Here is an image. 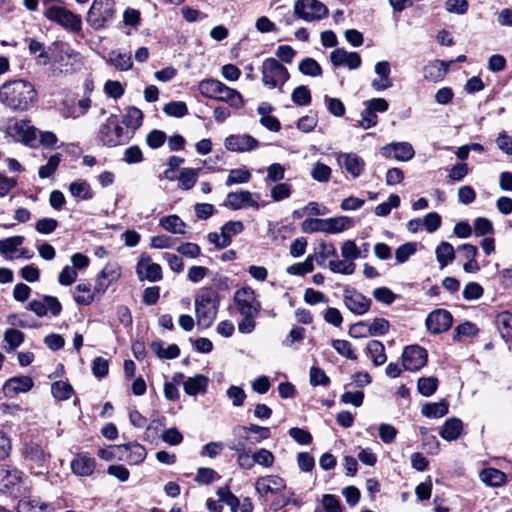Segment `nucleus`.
<instances>
[{"label":"nucleus","mask_w":512,"mask_h":512,"mask_svg":"<svg viewBox=\"0 0 512 512\" xmlns=\"http://www.w3.org/2000/svg\"><path fill=\"white\" fill-rule=\"evenodd\" d=\"M0 102L13 112H27L37 106L38 92L28 80L6 81L0 86Z\"/></svg>","instance_id":"f257e3e1"},{"label":"nucleus","mask_w":512,"mask_h":512,"mask_svg":"<svg viewBox=\"0 0 512 512\" xmlns=\"http://www.w3.org/2000/svg\"><path fill=\"white\" fill-rule=\"evenodd\" d=\"M220 305L219 294L211 287H203L198 290L194 299L197 325L209 328L216 319Z\"/></svg>","instance_id":"f03ea898"},{"label":"nucleus","mask_w":512,"mask_h":512,"mask_svg":"<svg viewBox=\"0 0 512 512\" xmlns=\"http://www.w3.org/2000/svg\"><path fill=\"white\" fill-rule=\"evenodd\" d=\"M32 491V482L16 467L0 465V493L15 498L25 497Z\"/></svg>","instance_id":"7ed1b4c3"},{"label":"nucleus","mask_w":512,"mask_h":512,"mask_svg":"<svg viewBox=\"0 0 512 512\" xmlns=\"http://www.w3.org/2000/svg\"><path fill=\"white\" fill-rule=\"evenodd\" d=\"M198 89L202 96L226 102L234 108H241L244 104L243 98L237 90L226 86L219 80H203L199 83Z\"/></svg>","instance_id":"20e7f679"},{"label":"nucleus","mask_w":512,"mask_h":512,"mask_svg":"<svg viewBox=\"0 0 512 512\" xmlns=\"http://www.w3.org/2000/svg\"><path fill=\"white\" fill-rule=\"evenodd\" d=\"M262 83L269 89L282 87L289 80L290 74L287 68L275 58H267L261 65Z\"/></svg>","instance_id":"39448f33"},{"label":"nucleus","mask_w":512,"mask_h":512,"mask_svg":"<svg viewBox=\"0 0 512 512\" xmlns=\"http://www.w3.org/2000/svg\"><path fill=\"white\" fill-rule=\"evenodd\" d=\"M115 14L113 0H94L87 14V22L94 29L103 28Z\"/></svg>","instance_id":"423d86ee"},{"label":"nucleus","mask_w":512,"mask_h":512,"mask_svg":"<svg viewBox=\"0 0 512 512\" xmlns=\"http://www.w3.org/2000/svg\"><path fill=\"white\" fill-rule=\"evenodd\" d=\"M233 300L241 316H258L260 314L261 303L251 287L246 286L236 290Z\"/></svg>","instance_id":"0eeeda50"},{"label":"nucleus","mask_w":512,"mask_h":512,"mask_svg":"<svg viewBox=\"0 0 512 512\" xmlns=\"http://www.w3.org/2000/svg\"><path fill=\"white\" fill-rule=\"evenodd\" d=\"M22 455L31 470L44 468L50 457V454L46 451V446L34 440L24 443Z\"/></svg>","instance_id":"6e6552de"},{"label":"nucleus","mask_w":512,"mask_h":512,"mask_svg":"<svg viewBox=\"0 0 512 512\" xmlns=\"http://www.w3.org/2000/svg\"><path fill=\"white\" fill-rule=\"evenodd\" d=\"M294 13L299 18L311 22L325 17L328 9L318 0H297L294 4Z\"/></svg>","instance_id":"1a4fd4ad"},{"label":"nucleus","mask_w":512,"mask_h":512,"mask_svg":"<svg viewBox=\"0 0 512 512\" xmlns=\"http://www.w3.org/2000/svg\"><path fill=\"white\" fill-rule=\"evenodd\" d=\"M99 138L104 145L109 147H115L123 143V128L120 126L117 116H109L101 125Z\"/></svg>","instance_id":"9d476101"},{"label":"nucleus","mask_w":512,"mask_h":512,"mask_svg":"<svg viewBox=\"0 0 512 512\" xmlns=\"http://www.w3.org/2000/svg\"><path fill=\"white\" fill-rule=\"evenodd\" d=\"M45 16L71 31L76 32L81 29V19L63 7L51 6L45 11Z\"/></svg>","instance_id":"9b49d317"},{"label":"nucleus","mask_w":512,"mask_h":512,"mask_svg":"<svg viewBox=\"0 0 512 512\" xmlns=\"http://www.w3.org/2000/svg\"><path fill=\"white\" fill-rule=\"evenodd\" d=\"M233 432L239 437L237 441H246L247 446L256 445L271 436V431L268 427H262L256 424L237 426L234 428Z\"/></svg>","instance_id":"f8f14e48"},{"label":"nucleus","mask_w":512,"mask_h":512,"mask_svg":"<svg viewBox=\"0 0 512 512\" xmlns=\"http://www.w3.org/2000/svg\"><path fill=\"white\" fill-rule=\"evenodd\" d=\"M427 351L419 345H411L402 353V367L408 371H418L426 365Z\"/></svg>","instance_id":"ddd939ff"},{"label":"nucleus","mask_w":512,"mask_h":512,"mask_svg":"<svg viewBox=\"0 0 512 512\" xmlns=\"http://www.w3.org/2000/svg\"><path fill=\"white\" fill-rule=\"evenodd\" d=\"M343 301L346 308L356 315L367 313L371 306V299L353 288H346L344 290Z\"/></svg>","instance_id":"4468645a"},{"label":"nucleus","mask_w":512,"mask_h":512,"mask_svg":"<svg viewBox=\"0 0 512 512\" xmlns=\"http://www.w3.org/2000/svg\"><path fill=\"white\" fill-rule=\"evenodd\" d=\"M136 272L140 281L157 282L162 279L161 266L154 263L151 257L145 253L141 254L137 262Z\"/></svg>","instance_id":"2eb2a0df"},{"label":"nucleus","mask_w":512,"mask_h":512,"mask_svg":"<svg viewBox=\"0 0 512 512\" xmlns=\"http://www.w3.org/2000/svg\"><path fill=\"white\" fill-rule=\"evenodd\" d=\"M453 317L445 309H436L429 313L426 318L427 329L433 334H440L452 326Z\"/></svg>","instance_id":"dca6fc26"},{"label":"nucleus","mask_w":512,"mask_h":512,"mask_svg":"<svg viewBox=\"0 0 512 512\" xmlns=\"http://www.w3.org/2000/svg\"><path fill=\"white\" fill-rule=\"evenodd\" d=\"M26 308L34 312L38 317H43L48 312L53 316H57L62 311V305L59 300L50 295H44L40 300H32Z\"/></svg>","instance_id":"f3484780"},{"label":"nucleus","mask_w":512,"mask_h":512,"mask_svg":"<svg viewBox=\"0 0 512 512\" xmlns=\"http://www.w3.org/2000/svg\"><path fill=\"white\" fill-rule=\"evenodd\" d=\"M223 205L231 210H240L247 207L259 209V203L253 199L252 193L248 190L229 192Z\"/></svg>","instance_id":"a211bd4d"},{"label":"nucleus","mask_w":512,"mask_h":512,"mask_svg":"<svg viewBox=\"0 0 512 512\" xmlns=\"http://www.w3.org/2000/svg\"><path fill=\"white\" fill-rule=\"evenodd\" d=\"M118 459L126 461L130 465H137L143 462L147 456L144 446L137 442L117 445Z\"/></svg>","instance_id":"6ab92c4d"},{"label":"nucleus","mask_w":512,"mask_h":512,"mask_svg":"<svg viewBox=\"0 0 512 512\" xmlns=\"http://www.w3.org/2000/svg\"><path fill=\"white\" fill-rule=\"evenodd\" d=\"M381 154L385 158H393L397 161L406 162L415 155L413 146L408 142L389 143L381 148Z\"/></svg>","instance_id":"aec40b11"},{"label":"nucleus","mask_w":512,"mask_h":512,"mask_svg":"<svg viewBox=\"0 0 512 512\" xmlns=\"http://www.w3.org/2000/svg\"><path fill=\"white\" fill-rule=\"evenodd\" d=\"M224 146L229 151L243 153L256 149L259 142L251 135L237 134L226 137Z\"/></svg>","instance_id":"412c9836"},{"label":"nucleus","mask_w":512,"mask_h":512,"mask_svg":"<svg viewBox=\"0 0 512 512\" xmlns=\"http://www.w3.org/2000/svg\"><path fill=\"white\" fill-rule=\"evenodd\" d=\"M330 61L335 67L346 66L349 69H357L362 60L357 52H348L343 48H337L330 53Z\"/></svg>","instance_id":"4be33fe9"},{"label":"nucleus","mask_w":512,"mask_h":512,"mask_svg":"<svg viewBox=\"0 0 512 512\" xmlns=\"http://www.w3.org/2000/svg\"><path fill=\"white\" fill-rule=\"evenodd\" d=\"M285 488V480L278 475L262 476L255 482V489L262 496L268 493L277 494Z\"/></svg>","instance_id":"5701e85b"},{"label":"nucleus","mask_w":512,"mask_h":512,"mask_svg":"<svg viewBox=\"0 0 512 512\" xmlns=\"http://www.w3.org/2000/svg\"><path fill=\"white\" fill-rule=\"evenodd\" d=\"M34 383L31 377L29 376H18L12 377L8 379L3 387V393L8 398H14L19 393H25L31 390Z\"/></svg>","instance_id":"b1692460"},{"label":"nucleus","mask_w":512,"mask_h":512,"mask_svg":"<svg viewBox=\"0 0 512 512\" xmlns=\"http://www.w3.org/2000/svg\"><path fill=\"white\" fill-rule=\"evenodd\" d=\"M72 472L81 477L91 476L96 468V461L87 453H78L71 461Z\"/></svg>","instance_id":"393cba45"},{"label":"nucleus","mask_w":512,"mask_h":512,"mask_svg":"<svg viewBox=\"0 0 512 512\" xmlns=\"http://www.w3.org/2000/svg\"><path fill=\"white\" fill-rule=\"evenodd\" d=\"M374 70L378 78L372 81L371 86L375 91L380 92L392 87L393 82L390 78L391 66L388 61L377 62Z\"/></svg>","instance_id":"a878e982"},{"label":"nucleus","mask_w":512,"mask_h":512,"mask_svg":"<svg viewBox=\"0 0 512 512\" xmlns=\"http://www.w3.org/2000/svg\"><path fill=\"white\" fill-rule=\"evenodd\" d=\"M338 162L354 178L359 177L365 168V161L356 153H341Z\"/></svg>","instance_id":"bb28decb"},{"label":"nucleus","mask_w":512,"mask_h":512,"mask_svg":"<svg viewBox=\"0 0 512 512\" xmlns=\"http://www.w3.org/2000/svg\"><path fill=\"white\" fill-rule=\"evenodd\" d=\"M120 274V269L115 265H106L96 280L95 292L103 295L107 288L119 279Z\"/></svg>","instance_id":"cd10ccee"},{"label":"nucleus","mask_w":512,"mask_h":512,"mask_svg":"<svg viewBox=\"0 0 512 512\" xmlns=\"http://www.w3.org/2000/svg\"><path fill=\"white\" fill-rule=\"evenodd\" d=\"M106 63L118 71H128L132 68L133 62L131 53L111 50L106 58Z\"/></svg>","instance_id":"c85d7f7f"},{"label":"nucleus","mask_w":512,"mask_h":512,"mask_svg":"<svg viewBox=\"0 0 512 512\" xmlns=\"http://www.w3.org/2000/svg\"><path fill=\"white\" fill-rule=\"evenodd\" d=\"M229 449L238 453L237 463L242 469L250 470L256 464L254 461V454L250 455V450H247L246 441H237L230 444Z\"/></svg>","instance_id":"c756f323"},{"label":"nucleus","mask_w":512,"mask_h":512,"mask_svg":"<svg viewBox=\"0 0 512 512\" xmlns=\"http://www.w3.org/2000/svg\"><path fill=\"white\" fill-rule=\"evenodd\" d=\"M17 512H54V508L39 499L24 497L18 502Z\"/></svg>","instance_id":"7c9ffc66"},{"label":"nucleus","mask_w":512,"mask_h":512,"mask_svg":"<svg viewBox=\"0 0 512 512\" xmlns=\"http://www.w3.org/2000/svg\"><path fill=\"white\" fill-rule=\"evenodd\" d=\"M209 379L202 374L189 377L184 383V391L190 396H196L199 393H205L208 388Z\"/></svg>","instance_id":"2f4dec72"},{"label":"nucleus","mask_w":512,"mask_h":512,"mask_svg":"<svg viewBox=\"0 0 512 512\" xmlns=\"http://www.w3.org/2000/svg\"><path fill=\"white\" fill-rule=\"evenodd\" d=\"M68 190L73 197L79 200L88 201L94 197V192L87 180L77 179L71 182Z\"/></svg>","instance_id":"473e14b6"},{"label":"nucleus","mask_w":512,"mask_h":512,"mask_svg":"<svg viewBox=\"0 0 512 512\" xmlns=\"http://www.w3.org/2000/svg\"><path fill=\"white\" fill-rule=\"evenodd\" d=\"M99 295L95 292V289H91V285L88 282H81L74 288L73 298L75 302L79 305H90L95 296Z\"/></svg>","instance_id":"72a5a7b5"},{"label":"nucleus","mask_w":512,"mask_h":512,"mask_svg":"<svg viewBox=\"0 0 512 512\" xmlns=\"http://www.w3.org/2000/svg\"><path fill=\"white\" fill-rule=\"evenodd\" d=\"M462 430V421L458 418H450L442 426L440 436L447 441H453L461 435Z\"/></svg>","instance_id":"f704fd0d"},{"label":"nucleus","mask_w":512,"mask_h":512,"mask_svg":"<svg viewBox=\"0 0 512 512\" xmlns=\"http://www.w3.org/2000/svg\"><path fill=\"white\" fill-rule=\"evenodd\" d=\"M479 477L483 483L491 487H499L506 482V474L495 468L483 469Z\"/></svg>","instance_id":"c9c22d12"},{"label":"nucleus","mask_w":512,"mask_h":512,"mask_svg":"<svg viewBox=\"0 0 512 512\" xmlns=\"http://www.w3.org/2000/svg\"><path fill=\"white\" fill-rule=\"evenodd\" d=\"M200 171L201 168H182L178 176V187L184 191L192 189Z\"/></svg>","instance_id":"e433bc0d"},{"label":"nucleus","mask_w":512,"mask_h":512,"mask_svg":"<svg viewBox=\"0 0 512 512\" xmlns=\"http://www.w3.org/2000/svg\"><path fill=\"white\" fill-rule=\"evenodd\" d=\"M435 255L440 268L446 267L455 258V250L452 244L442 241L435 250Z\"/></svg>","instance_id":"4c0bfd02"},{"label":"nucleus","mask_w":512,"mask_h":512,"mask_svg":"<svg viewBox=\"0 0 512 512\" xmlns=\"http://www.w3.org/2000/svg\"><path fill=\"white\" fill-rule=\"evenodd\" d=\"M366 350L375 366H381L386 362L385 346L382 342L371 340L367 343Z\"/></svg>","instance_id":"58836bf2"},{"label":"nucleus","mask_w":512,"mask_h":512,"mask_svg":"<svg viewBox=\"0 0 512 512\" xmlns=\"http://www.w3.org/2000/svg\"><path fill=\"white\" fill-rule=\"evenodd\" d=\"M424 77L430 81H439L444 78L447 72V65L444 61L437 60L424 67Z\"/></svg>","instance_id":"ea45409f"},{"label":"nucleus","mask_w":512,"mask_h":512,"mask_svg":"<svg viewBox=\"0 0 512 512\" xmlns=\"http://www.w3.org/2000/svg\"><path fill=\"white\" fill-rule=\"evenodd\" d=\"M160 225L166 231L173 234H184L186 224L177 215H169L160 219Z\"/></svg>","instance_id":"a19ab883"},{"label":"nucleus","mask_w":512,"mask_h":512,"mask_svg":"<svg viewBox=\"0 0 512 512\" xmlns=\"http://www.w3.org/2000/svg\"><path fill=\"white\" fill-rule=\"evenodd\" d=\"M497 328L503 338L512 340V313L504 311L496 317Z\"/></svg>","instance_id":"79ce46f5"},{"label":"nucleus","mask_w":512,"mask_h":512,"mask_svg":"<svg viewBox=\"0 0 512 512\" xmlns=\"http://www.w3.org/2000/svg\"><path fill=\"white\" fill-rule=\"evenodd\" d=\"M351 224V219L347 216H339L325 219V232L336 234L344 231Z\"/></svg>","instance_id":"37998d69"},{"label":"nucleus","mask_w":512,"mask_h":512,"mask_svg":"<svg viewBox=\"0 0 512 512\" xmlns=\"http://www.w3.org/2000/svg\"><path fill=\"white\" fill-rule=\"evenodd\" d=\"M244 230V224L241 221H228L221 227L223 235L222 245H230L232 238Z\"/></svg>","instance_id":"c03bdc74"},{"label":"nucleus","mask_w":512,"mask_h":512,"mask_svg":"<svg viewBox=\"0 0 512 512\" xmlns=\"http://www.w3.org/2000/svg\"><path fill=\"white\" fill-rule=\"evenodd\" d=\"M251 179V173L246 168H236L229 171L225 185L230 187L234 184L248 183Z\"/></svg>","instance_id":"a18cd8bd"},{"label":"nucleus","mask_w":512,"mask_h":512,"mask_svg":"<svg viewBox=\"0 0 512 512\" xmlns=\"http://www.w3.org/2000/svg\"><path fill=\"white\" fill-rule=\"evenodd\" d=\"M299 71L306 76L319 77L322 75L320 64L313 58L307 57L298 65Z\"/></svg>","instance_id":"49530a36"},{"label":"nucleus","mask_w":512,"mask_h":512,"mask_svg":"<svg viewBox=\"0 0 512 512\" xmlns=\"http://www.w3.org/2000/svg\"><path fill=\"white\" fill-rule=\"evenodd\" d=\"M448 413V404L445 401L426 404L422 408V414L428 418H440Z\"/></svg>","instance_id":"de8ad7c7"},{"label":"nucleus","mask_w":512,"mask_h":512,"mask_svg":"<svg viewBox=\"0 0 512 512\" xmlns=\"http://www.w3.org/2000/svg\"><path fill=\"white\" fill-rule=\"evenodd\" d=\"M24 341V334L16 329H8L4 333V342L8 345L6 351L10 352L18 348Z\"/></svg>","instance_id":"09e8293b"},{"label":"nucleus","mask_w":512,"mask_h":512,"mask_svg":"<svg viewBox=\"0 0 512 512\" xmlns=\"http://www.w3.org/2000/svg\"><path fill=\"white\" fill-rule=\"evenodd\" d=\"M143 113L136 107H130L123 117V123L126 127L137 129L141 126Z\"/></svg>","instance_id":"8fccbe9b"},{"label":"nucleus","mask_w":512,"mask_h":512,"mask_svg":"<svg viewBox=\"0 0 512 512\" xmlns=\"http://www.w3.org/2000/svg\"><path fill=\"white\" fill-rule=\"evenodd\" d=\"M291 99L298 106H308L311 103V93L307 86L296 87L291 94Z\"/></svg>","instance_id":"3c124183"},{"label":"nucleus","mask_w":512,"mask_h":512,"mask_svg":"<svg viewBox=\"0 0 512 512\" xmlns=\"http://www.w3.org/2000/svg\"><path fill=\"white\" fill-rule=\"evenodd\" d=\"M438 387V379L436 377H422L417 383L418 392L426 397L431 396Z\"/></svg>","instance_id":"603ef678"},{"label":"nucleus","mask_w":512,"mask_h":512,"mask_svg":"<svg viewBox=\"0 0 512 512\" xmlns=\"http://www.w3.org/2000/svg\"><path fill=\"white\" fill-rule=\"evenodd\" d=\"M51 392L54 398L58 400H67L70 398L73 388L64 381H55L51 386Z\"/></svg>","instance_id":"864d4df0"},{"label":"nucleus","mask_w":512,"mask_h":512,"mask_svg":"<svg viewBox=\"0 0 512 512\" xmlns=\"http://www.w3.org/2000/svg\"><path fill=\"white\" fill-rule=\"evenodd\" d=\"M24 240L23 236H12L0 240V254L7 255L8 253L15 252L23 244Z\"/></svg>","instance_id":"5fc2aeb1"},{"label":"nucleus","mask_w":512,"mask_h":512,"mask_svg":"<svg viewBox=\"0 0 512 512\" xmlns=\"http://www.w3.org/2000/svg\"><path fill=\"white\" fill-rule=\"evenodd\" d=\"M311 177L317 182H328L331 178V168L322 162H316L311 170Z\"/></svg>","instance_id":"6e6d98bb"},{"label":"nucleus","mask_w":512,"mask_h":512,"mask_svg":"<svg viewBox=\"0 0 512 512\" xmlns=\"http://www.w3.org/2000/svg\"><path fill=\"white\" fill-rule=\"evenodd\" d=\"M314 269L313 257L308 256L304 262L295 263L287 268V273L290 275L303 276L312 272Z\"/></svg>","instance_id":"4d7b16f0"},{"label":"nucleus","mask_w":512,"mask_h":512,"mask_svg":"<svg viewBox=\"0 0 512 512\" xmlns=\"http://www.w3.org/2000/svg\"><path fill=\"white\" fill-rule=\"evenodd\" d=\"M163 111L172 117H183L188 114L187 105L182 101H172L166 104L163 108Z\"/></svg>","instance_id":"13d9d810"},{"label":"nucleus","mask_w":512,"mask_h":512,"mask_svg":"<svg viewBox=\"0 0 512 512\" xmlns=\"http://www.w3.org/2000/svg\"><path fill=\"white\" fill-rule=\"evenodd\" d=\"M310 384L316 386H327L330 383L329 377L323 369L317 366H312L309 372Z\"/></svg>","instance_id":"bf43d9fd"},{"label":"nucleus","mask_w":512,"mask_h":512,"mask_svg":"<svg viewBox=\"0 0 512 512\" xmlns=\"http://www.w3.org/2000/svg\"><path fill=\"white\" fill-rule=\"evenodd\" d=\"M58 226L59 222L54 218H42L35 223L36 231L43 235L53 233Z\"/></svg>","instance_id":"052dcab7"},{"label":"nucleus","mask_w":512,"mask_h":512,"mask_svg":"<svg viewBox=\"0 0 512 512\" xmlns=\"http://www.w3.org/2000/svg\"><path fill=\"white\" fill-rule=\"evenodd\" d=\"M59 163H60V156L58 154L52 155L48 159V162L39 168V170H38L39 177L42 179H45V178L52 176L55 173V171L57 170Z\"/></svg>","instance_id":"680f3d73"},{"label":"nucleus","mask_w":512,"mask_h":512,"mask_svg":"<svg viewBox=\"0 0 512 512\" xmlns=\"http://www.w3.org/2000/svg\"><path fill=\"white\" fill-rule=\"evenodd\" d=\"M333 348L337 351L338 354L355 360L357 357L352 349L351 343L347 340L336 339L332 341Z\"/></svg>","instance_id":"e2e57ef3"},{"label":"nucleus","mask_w":512,"mask_h":512,"mask_svg":"<svg viewBox=\"0 0 512 512\" xmlns=\"http://www.w3.org/2000/svg\"><path fill=\"white\" fill-rule=\"evenodd\" d=\"M301 228L305 233L325 232V219L308 218L302 222Z\"/></svg>","instance_id":"0e129e2a"},{"label":"nucleus","mask_w":512,"mask_h":512,"mask_svg":"<svg viewBox=\"0 0 512 512\" xmlns=\"http://www.w3.org/2000/svg\"><path fill=\"white\" fill-rule=\"evenodd\" d=\"M292 192L291 185L288 183H278L270 190L272 199L276 202L290 197Z\"/></svg>","instance_id":"69168bd1"},{"label":"nucleus","mask_w":512,"mask_h":512,"mask_svg":"<svg viewBox=\"0 0 512 512\" xmlns=\"http://www.w3.org/2000/svg\"><path fill=\"white\" fill-rule=\"evenodd\" d=\"M494 231L492 222L485 217H478L474 220V233L476 236H485Z\"/></svg>","instance_id":"338daca9"},{"label":"nucleus","mask_w":512,"mask_h":512,"mask_svg":"<svg viewBox=\"0 0 512 512\" xmlns=\"http://www.w3.org/2000/svg\"><path fill=\"white\" fill-rule=\"evenodd\" d=\"M254 461L256 464L269 468L274 464L275 457L273 453L267 449L261 448L254 453Z\"/></svg>","instance_id":"774afa93"}]
</instances>
